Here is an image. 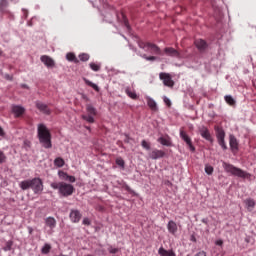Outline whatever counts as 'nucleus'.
<instances>
[{
  "label": "nucleus",
  "instance_id": "obj_42",
  "mask_svg": "<svg viewBox=\"0 0 256 256\" xmlns=\"http://www.w3.org/2000/svg\"><path fill=\"white\" fill-rule=\"evenodd\" d=\"M12 245H13V243L7 242L6 247L4 248V251H11Z\"/></svg>",
  "mask_w": 256,
  "mask_h": 256
},
{
  "label": "nucleus",
  "instance_id": "obj_36",
  "mask_svg": "<svg viewBox=\"0 0 256 256\" xmlns=\"http://www.w3.org/2000/svg\"><path fill=\"white\" fill-rule=\"evenodd\" d=\"M141 145H142L143 149H146L147 151H149V149H151V144H149V142H146L145 140H142Z\"/></svg>",
  "mask_w": 256,
  "mask_h": 256
},
{
  "label": "nucleus",
  "instance_id": "obj_43",
  "mask_svg": "<svg viewBox=\"0 0 256 256\" xmlns=\"http://www.w3.org/2000/svg\"><path fill=\"white\" fill-rule=\"evenodd\" d=\"M164 103L167 105V107L171 106V100H169L167 97H164Z\"/></svg>",
  "mask_w": 256,
  "mask_h": 256
},
{
  "label": "nucleus",
  "instance_id": "obj_7",
  "mask_svg": "<svg viewBox=\"0 0 256 256\" xmlns=\"http://www.w3.org/2000/svg\"><path fill=\"white\" fill-rule=\"evenodd\" d=\"M216 137L218 141V145L222 147L224 151H227V144H225V131L221 128L217 129Z\"/></svg>",
  "mask_w": 256,
  "mask_h": 256
},
{
  "label": "nucleus",
  "instance_id": "obj_39",
  "mask_svg": "<svg viewBox=\"0 0 256 256\" xmlns=\"http://www.w3.org/2000/svg\"><path fill=\"white\" fill-rule=\"evenodd\" d=\"M79 59H80V61H89V54H85V53H83V54H80L79 56Z\"/></svg>",
  "mask_w": 256,
  "mask_h": 256
},
{
  "label": "nucleus",
  "instance_id": "obj_44",
  "mask_svg": "<svg viewBox=\"0 0 256 256\" xmlns=\"http://www.w3.org/2000/svg\"><path fill=\"white\" fill-rule=\"evenodd\" d=\"M83 225H91V221L89 220V218L83 219Z\"/></svg>",
  "mask_w": 256,
  "mask_h": 256
},
{
  "label": "nucleus",
  "instance_id": "obj_17",
  "mask_svg": "<svg viewBox=\"0 0 256 256\" xmlns=\"http://www.w3.org/2000/svg\"><path fill=\"white\" fill-rule=\"evenodd\" d=\"M40 61L44 63L46 67H55V61L52 60V58L47 55L41 56Z\"/></svg>",
  "mask_w": 256,
  "mask_h": 256
},
{
  "label": "nucleus",
  "instance_id": "obj_57",
  "mask_svg": "<svg viewBox=\"0 0 256 256\" xmlns=\"http://www.w3.org/2000/svg\"><path fill=\"white\" fill-rule=\"evenodd\" d=\"M192 241H195V238H192Z\"/></svg>",
  "mask_w": 256,
  "mask_h": 256
},
{
  "label": "nucleus",
  "instance_id": "obj_14",
  "mask_svg": "<svg viewBox=\"0 0 256 256\" xmlns=\"http://www.w3.org/2000/svg\"><path fill=\"white\" fill-rule=\"evenodd\" d=\"M69 217L72 223H79L81 221L82 215L79 210H71Z\"/></svg>",
  "mask_w": 256,
  "mask_h": 256
},
{
  "label": "nucleus",
  "instance_id": "obj_32",
  "mask_svg": "<svg viewBox=\"0 0 256 256\" xmlns=\"http://www.w3.org/2000/svg\"><path fill=\"white\" fill-rule=\"evenodd\" d=\"M51 252V246H50V244H45L43 247H42V249H41V253L43 254V255H48V253H50Z\"/></svg>",
  "mask_w": 256,
  "mask_h": 256
},
{
  "label": "nucleus",
  "instance_id": "obj_8",
  "mask_svg": "<svg viewBox=\"0 0 256 256\" xmlns=\"http://www.w3.org/2000/svg\"><path fill=\"white\" fill-rule=\"evenodd\" d=\"M180 137L183 141L186 142V145H188L190 151H192V153H195V146H193L191 137H189V135H187V132H185L183 129H180Z\"/></svg>",
  "mask_w": 256,
  "mask_h": 256
},
{
  "label": "nucleus",
  "instance_id": "obj_25",
  "mask_svg": "<svg viewBox=\"0 0 256 256\" xmlns=\"http://www.w3.org/2000/svg\"><path fill=\"white\" fill-rule=\"evenodd\" d=\"M147 105L150 107L151 111H157V102L152 98L147 99Z\"/></svg>",
  "mask_w": 256,
  "mask_h": 256
},
{
  "label": "nucleus",
  "instance_id": "obj_51",
  "mask_svg": "<svg viewBox=\"0 0 256 256\" xmlns=\"http://www.w3.org/2000/svg\"><path fill=\"white\" fill-rule=\"evenodd\" d=\"M125 25L129 29V22H125Z\"/></svg>",
  "mask_w": 256,
  "mask_h": 256
},
{
  "label": "nucleus",
  "instance_id": "obj_20",
  "mask_svg": "<svg viewBox=\"0 0 256 256\" xmlns=\"http://www.w3.org/2000/svg\"><path fill=\"white\" fill-rule=\"evenodd\" d=\"M59 177L64 179V181H69V183H75L76 181L75 176H69V174L65 172H59Z\"/></svg>",
  "mask_w": 256,
  "mask_h": 256
},
{
  "label": "nucleus",
  "instance_id": "obj_1",
  "mask_svg": "<svg viewBox=\"0 0 256 256\" xmlns=\"http://www.w3.org/2000/svg\"><path fill=\"white\" fill-rule=\"evenodd\" d=\"M38 139L44 149H51V147H53L51 142V132L45 124L38 125Z\"/></svg>",
  "mask_w": 256,
  "mask_h": 256
},
{
  "label": "nucleus",
  "instance_id": "obj_31",
  "mask_svg": "<svg viewBox=\"0 0 256 256\" xmlns=\"http://www.w3.org/2000/svg\"><path fill=\"white\" fill-rule=\"evenodd\" d=\"M54 165L55 167H63V165H65V160H63L61 157H58L54 160Z\"/></svg>",
  "mask_w": 256,
  "mask_h": 256
},
{
  "label": "nucleus",
  "instance_id": "obj_45",
  "mask_svg": "<svg viewBox=\"0 0 256 256\" xmlns=\"http://www.w3.org/2000/svg\"><path fill=\"white\" fill-rule=\"evenodd\" d=\"M4 77L7 79V81H13V76L9 74H5Z\"/></svg>",
  "mask_w": 256,
  "mask_h": 256
},
{
  "label": "nucleus",
  "instance_id": "obj_35",
  "mask_svg": "<svg viewBox=\"0 0 256 256\" xmlns=\"http://www.w3.org/2000/svg\"><path fill=\"white\" fill-rule=\"evenodd\" d=\"M90 69H92V71H100L101 66L99 64L90 63Z\"/></svg>",
  "mask_w": 256,
  "mask_h": 256
},
{
  "label": "nucleus",
  "instance_id": "obj_10",
  "mask_svg": "<svg viewBox=\"0 0 256 256\" xmlns=\"http://www.w3.org/2000/svg\"><path fill=\"white\" fill-rule=\"evenodd\" d=\"M11 109L16 119H19V117H23V115H25V107L21 105H13Z\"/></svg>",
  "mask_w": 256,
  "mask_h": 256
},
{
  "label": "nucleus",
  "instance_id": "obj_28",
  "mask_svg": "<svg viewBox=\"0 0 256 256\" xmlns=\"http://www.w3.org/2000/svg\"><path fill=\"white\" fill-rule=\"evenodd\" d=\"M224 99H225V101H226V103L228 104V105H230L231 107H233V106H235V99L233 98V96H231V95H226L225 97H224Z\"/></svg>",
  "mask_w": 256,
  "mask_h": 256
},
{
  "label": "nucleus",
  "instance_id": "obj_30",
  "mask_svg": "<svg viewBox=\"0 0 256 256\" xmlns=\"http://www.w3.org/2000/svg\"><path fill=\"white\" fill-rule=\"evenodd\" d=\"M158 142L161 143V145H165L166 147H171V140L166 139L164 137H160L158 139Z\"/></svg>",
  "mask_w": 256,
  "mask_h": 256
},
{
  "label": "nucleus",
  "instance_id": "obj_27",
  "mask_svg": "<svg viewBox=\"0 0 256 256\" xmlns=\"http://www.w3.org/2000/svg\"><path fill=\"white\" fill-rule=\"evenodd\" d=\"M84 83L86 85H88V87H92V89H94V91H97V93H99V86H97V84L89 81L88 79L84 78Z\"/></svg>",
  "mask_w": 256,
  "mask_h": 256
},
{
  "label": "nucleus",
  "instance_id": "obj_46",
  "mask_svg": "<svg viewBox=\"0 0 256 256\" xmlns=\"http://www.w3.org/2000/svg\"><path fill=\"white\" fill-rule=\"evenodd\" d=\"M5 135V131L3 128L0 126V137H3Z\"/></svg>",
  "mask_w": 256,
  "mask_h": 256
},
{
  "label": "nucleus",
  "instance_id": "obj_12",
  "mask_svg": "<svg viewBox=\"0 0 256 256\" xmlns=\"http://www.w3.org/2000/svg\"><path fill=\"white\" fill-rule=\"evenodd\" d=\"M148 156L153 160L163 159V157H165V152L163 150L154 149L148 154Z\"/></svg>",
  "mask_w": 256,
  "mask_h": 256
},
{
  "label": "nucleus",
  "instance_id": "obj_37",
  "mask_svg": "<svg viewBox=\"0 0 256 256\" xmlns=\"http://www.w3.org/2000/svg\"><path fill=\"white\" fill-rule=\"evenodd\" d=\"M116 165H118L119 167H125V160H123V158H117L116 159Z\"/></svg>",
  "mask_w": 256,
  "mask_h": 256
},
{
  "label": "nucleus",
  "instance_id": "obj_2",
  "mask_svg": "<svg viewBox=\"0 0 256 256\" xmlns=\"http://www.w3.org/2000/svg\"><path fill=\"white\" fill-rule=\"evenodd\" d=\"M20 188L23 191L27 189H32L35 194L43 192V180L41 178H33L32 180H24L20 183Z\"/></svg>",
  "mask_w": 256,
  "mask_h": 256
},
{
  "label": "nucleus",
  "instance_id": "obj_41",
  "mask_svg": "<svg viewBox=\"0 0 256 256\" xmlns=\"http://www.w3.org/2000/svg\"><path fill=\"white\" fill-rule=\"evenodd\" d=\"M6 159H7V156H5V153H3V151H0V165L2 163H5Z\"/></svg>",
  "mask_w": 256,
  "mask_h": 256
},
{
  "label": "nucleus",
  "instance_id": "obj_34",
  "mask_svg": "<svg viewBox=\"0 0 256 256\" xmlns=\"http://www.w3.org/2000/svg\"><path fill=\"white\" fill-rule=\"evenodd\" d=\"M108 251L109 253H111V255H117V253H119V248H114L113 246H109Z\"/></svg>",
  "mask_w": 256,
  "mask_h": 256
},
{
  "label": "nucleus",
  "instance_id": "obj_16",
  "mask_svg": "<svg viewBox=\"0 0 256 256\" xmlns=\"http://www.w3.org/2000/svg\"><path fill=\"white\" fill-rule=\"evenodd\" d=\"M194 45L197 47L200 53H203V51H205V49L208 47L207 42L203 39L195 40Z\"/></svg>",
  "mask_w": 256,
  "mask_h": 256
},
{
  "label": "nucleus",
  "instance_id": "obj_33",
  "mask_svg": "<svg viewBox=\"0 0 256 256\" xmlns=\"http://www.w3.org/2000/svg\"><path fill=\"white\" fill-rule=\"evenodd\" d=\"M138 45H139V47H140V49H144V50H146L147 51V49H149V42H139L138 43Z\"/></svg>",
  "mask_w": 256,
  "mask_h": 256
},
{
  "label": "nucleus",
  "instance_id": "obj_5",
  "mask_svg": "<svg viewBox=\"0 0 256 256\" xmlns=\"http://www.w3.org/2000/svg\"><path fill=\"white\" fill-rule=\"evenodd\" d=\"M86 111L88 115H82V119L87 123H95V115H97V109L91 104L86 105Z\"/></svg>",
  "mask_w": 256,
  "mask_h": 256
},
{
  "label": "nucleus",
  "instance_id": "obj_23",
  "mask_svg": "<svg viewBox=\"0 0 256 256\" xmlns=\"http://www.w3.org/2000/svg\"><path fill=\"white\" fill-rule=\"evenodd\" d=\"M230 147L232 151H237V149H239V142H237V138L233 135L230 136Z\"/></svg>",
  "mask_w": 256,
  "mask_h": 256
},
{
  "label": "nucleus",
  "instance_id": "obj_19",
  "mask_svg": "<svg viewBox=\"0 0 256 256\" xmlns=\"http://www.w3.org/2000/svg\"><path fill=\"white\" fill-rule=\"evenodd\" d=\"M158 255H160V256H177V254H175V251H173V250H166L163 247H160L158 249Z\"/></svg>",
  "mask_w": 256,
  "mask_h": 256
},
{
  "label": "nucleus",
  "instance_id": "obj_4",
  "mask_svg": "<svg viewBox=\"0 0 256 256\" xmlns=\"http://www.w3.org/2000/svg\"><path fill=\"white\" fill-rule=\"evenodd\" d=\"M223 167L226 173H230L231 175H234V177H240L241 179H249V177H251V174L235 167L233 164L223 162Z\"/></svg>",
  "mask_w": 256,
  "mask_h": 256
},
{
  "label": "nucleus",
  "instance_id": "obj_47",
  "mask_svg": "<svg viewBox=\"0 0 256 256\" xmlns=\"http://www.w3.org/2000/svg\"><path fill=\"white\" fill-rule=\"evenodd\" d=\"M216 245H219L221 247V245H223V240L216 241Z\"/></svg>",
  "mask_w": 256,
  "mask_h": 256
},
{
  "label": "nucleus",
  "instance_id": "obj_21",
  "mask_svg": "<svg viewBox=\"0 0 256 256\" xmlns=\"http://www.w3.org/2000/svg\"><path fill=\"white\" fill-rule=\"evenodd\" d=\"M200 135L203 137V139H206V141H213V138L211 137V133H209V130L207 128H202L200 130Z\"/></svg>",
  "mask_w": 256,
  "mask_h": 256
},
{
  "label": "nucleus",
  "instance_id": "obj_50",
  "mask_svg": "<svg viewBox=\"0 0 256 256\" xmlns=\"http://www.w3.org/2000/svg\"><path fill=\"white\" fill-rule=\"evenodd\" d=\"M125 142H126V143H129V136H126Z\"/></svg>",
  "mask_w": 256,
  "mask_h": 256
},
{
  "label": "nucleus",
  "instance_id": "obj_6",
  "mask_svg": "<svg viewBox=\"0 0 256 256\" xmlns=\"http://www.w3.org/2000/svg\"><path fill=\"white\" fill-rule=\"evenodd\" d=\"M159 77H160L161 81H163L165 87H171L172 88V87L175 86V82L173 81V78H171V74L161 72L159 74Z\"/></svg>",
  "mask_w": 256,
  "mask_h": 256
},
{
  "label": "nucleus",
  "instance_id": "obj_18",
  "mask_svg": "<svg viewBox=\"0 0 256 256\" xmlns=\"http://www.w3.org/2000/svg\"><path fill=\"white\" fill-rule=\"evenodd\" d=\"M167 229L171 235H175L177 233V223L175 221L170 220L167 224Z\"/></svg>",
  "mask_w": 256,
  "mask_h": 256
},
{
  "label": "nucleus",
  "instance_id": "obj_56",
  "mask_svg": "<svg viewBox=\"0 0 256 256\" xmlns=\"http://www.w3.org/2000/svg\"><path fill=\"white\" fill-rule=\"evenodd\" d=\"M126 189L129 190V187L127 186Z\"/></svg>",
  "mask_w": 256,
  "mask_h": 256
},
{
  "label": "nucleus",
  "instance_id": "obj_49",
  "mask_svg": "<svg viewBox=\"0 0 256 256\" xmlns=\"http://www.w3.org/2000/svg\"><path fill=\"white\" fill-rule=\"evenodd\" d=\"M22 87H23L24 89H29V87H27L26 84H23Z\"/></svg>",
  "mask_w": 256,
  "mask_h": 256
},
{
  "label": "nucleus",
  "instance_id": "obj_9",
  "mask_svg": "<svg viewBox=\"0 0 256 256\" xmlns=\"http://www.w3.org/2000/svg\"><path fill=\"white\" fill-rule=\"evenodd\" d=\"M36 109L40 113H44V115H51V109H49V106L41 101H36L35 103Z\"/></svg>",
  "mask_w": 256,
  "mask_h": 256
},
{
  "label": "nucleus",
  "instance_id": "obj_13",
  "mask_svg": "<svg viewBox=\"0 0 256 256\" xmlns=\"http://www.w3.org/2000/svg\"><path fill=\"white\" fill-rule=\"evenodd\" d=\"M164 53L165 55H167L168 57H176V59H180L181 58V53H179V51H177L175 48L173 47H166L164 49Z\"/></svg>",
  "mask_w": 256,
  "mask_h": 256
},
{
  "label": "nucleus",
  "instance_id": "obj_3",
  "mask_svg": "<svg viewBox=\"0 0 256 256\" xmlns=\"http://www.w3.org/2000/svg\"><path fill=\"white\" fill-rule=\"evenodd\" d=\"M50 187L57 189L62 197H71L75 193V187L65 182H52Z\"/></svg>",
  "mask_w": 256,
  "mask_h": 256
},
{
  "label": "nucleus",
  "instance_id": "obj_24",
  "mask_svg": "<svg viewBox=\"0 0 256 256\" xmlns=\"http://www.w3.org/2000/svg\"><path fill=\"white\" fill-rule=\"evenodd\" d=\"M248 211H253V209H255V200H253L252 198H248L244 201Z\"/></svg>",
  "mask_w": 256,
  "mask_h": 256
},
{
  "label": "nucleus",
  "instance_id": "obj_15",
  "mask_svg": "<svg viewBox=\"0 0 256 256\" xmlns=\"http://www.w3.org/2000/svg\"><path fill=\"white\" fill-rule=\"evenodd\" d=\"M147 51H150L153 55H163V51H161V48L153 43H148V49Z\"/></svg>",
  "mask_w": 256,
  "mask_h": 256
},
{
  "label": "nucleus",
  "instance_id": "obj_22",
  "mask_svg": "<svg viewBox=\"0 0 256 256\" xmlns=\"http://www.w3.org/2000/svg\"><path fill=\"white\" fill-rule=\"evenodd\" d=\"M8 7H9V1L0 0V13H9V10H7Z\"/></svg>",
  "mask_w": 256,
  "mask_h": 256
},
{
  "label": "nucleus",
  "instance_id": "obj_26",
  "mask_svg": "<svg viewBox=\"0 0 256 256\" xmlns=\"http://www.w3.org/2000/svg\"><path fill=\"white\" fill-rule=\"evenodd\" d=\"M67 61H72L73 63H79V59H77V56H75V53L69 52L66 55Z\"/></svg>",
  "mask_w": 256,
  "mask_h": 256
},
{
  "label": "nucleus",
  "instance_id": "obj_53",
  "mask_svg": "<svg viewBox=\"0 0 256 256\" xmlns=\"http://www.w3.org/2000/svg\"><path fill=\"white\" fill-rule=\"evenodd\" d=\"M3 55V51L0 49V57Z\"/></svg>",
  "mask_w": 256,
  "mask_h": 256
},
{
  "label": "nucleus",
  "instance_id": "obj_48",
  "mask_svg": "<svg viewBox=\"0 0 256 256\" xmlns=\"http://www.w3.org/2000/svg\"><path fill=\"white\" fill-rule=\"evenodd\" d=\"M23 11H24V16L27 18V16L29 15V12L25 9H23Z\"/></svg>",
  "mask_w": 256,
  "mask_h": 256
},
{
  "label": "nucleus",
  "instance_id": "obj_52",
  "mask_svg": "<svg viewBox=\"0 0 256 256\" xmlns=\"http://www.w3.org/2000/svg\"><path fill=\"white\" fill-rule=\"evenodd\" d=\"M202 223L207 224V220L203 219V220H202Z\"/></svg>",
  "mask_w": 256,
  "mask_h": 256
},
{
  "label": "nucleus",
  "instance_id": "obj_55",
  "mask_svg": "<svg viewBox=\"0 0 256 256\" xmlns=\"http://www.w3.org/2000/svg\"><path fill=\"white\" fill-rule=\"evenodd\" d=\"M29 233L32 234L33 233V229L30 228Z\"/></svg>",
  "mask_w": 256,
  "mask_h": 256
},
{
  "label": "nucleus",
  "instance_id": "obj_54",
  "mask_svg": "<svg viewBox=\"0 0 256 256\" xmlns=\"http://www.w3.org/2000/svg\"><path fill=\"white\" fill-rule=\"evenodd\" d=\"M166 185H171V182H170V181H167V182H166Z\"/></svg>",
  "mask_w": 256,
  "mask_h": 256
},
{
  "label": "nucleus",
  "instance_id": "obj_11",
  "mask_svg": "<svg viewBox=\"0 0 256 256\" xmlns=\"http://www.w3.org/2000/svg\"><path fill=\"white\" fill-rule=\"evenodd\" d=\"M45 225H46V227H49L48 234L52 235L53 229H55V227H57V220H55L53 217H47L45 219Z\"/></svg>",
  "mask_w": 256,
  "mask_h": 256
},
{
  "label": "nucleus",
  "instance_id": "obj_40",
  "mask_svg": "<svg viewBox=\"0 0 256 256\" xmlns=\"http://www.w3.org/2000/svg\"><path fill=\"white\" fill-rule=\"evenodd\" d=\"M143 59H146V61H157V57L155 56H147V54H144Z\"/></svg>",
  "mask_w": 256,
  "mask_h": 256
},
{
  "label": "nucleus",
  "instance_id": "obj_29",
  "mask_svg": "<svg viewBox=\"0 0 256 256\" xmlns=\"http://www.w3.org/2000/svg\"><path fill=\"white\" fill-rule=\"evenodd\" d=\"M125 93L126 95H128V97H130V99H137V93H135L134 91H131V88H126L125 89Z\"/></svg>",
  "mask_w": 256,
  "mask_h": 256
},
{
  "label": "nucleus",
  "instance_id": "obj_38",
  "mask_svg": "<svg viewBox=\"0 0 256 256\" xmlns=\"http://www.w3.org/2000/svg\"><path fill=\"white\" fill-rule=\"evenodd\" d=\"M205 173H207V175H213V166L206 165L205 166Z\"/></svg>",
  "mask_w": 256,
  "mask_h": 256
}]
</instances>
